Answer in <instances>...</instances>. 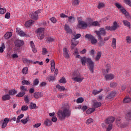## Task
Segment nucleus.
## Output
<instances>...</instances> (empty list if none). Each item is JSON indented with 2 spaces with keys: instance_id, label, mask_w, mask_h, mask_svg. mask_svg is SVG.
I'll return each instance as SVG.
<instances>
[{
  "instance_id": "nucleus-63",
  "label": "nucleus",
  "mask_w": 131,
  "mask_h": 131,
  "mask_svg": "<svg viewBox=\"0 0 131 131\" xmlns=\"http://www.w3.org/2000/svg\"><path fill=\"white\" fill-rule=\"evenodd\" d=\"M48 53V50L46 48H43L42 51V54L43 55H46Z\"/></svg>"
},
{
  "instance_id": "nucleus-28",
  "label": "nucleus",
  "mask_w": 131,
  "mask_h": 131,
  "mask_svg": "<svg viewBox=\"0 0 131 131\" xmlns=\"http://www.w3.org/2000/svg\"><path fill=\"white\" fill-rule=\"evenodd\" d=\"M28 120H29V116H28L25 119H23L20 120L21 123H23V124H26L27 122H28Z\"/></svg>"
},
{
  "instance_id": "nucleus-8",
  "label": "nucleus",
  "mask_w": 131,
  "mask_h": 131,
  "mask_svg": "<svg viewBox=\"0 0 131 131\" xmlns=\"http://www.w3.org/2000/svg\"><path fill=\"white\" fill-rule=\"evenodd\" d=\"M113 25L112 26H107L105 27L106 30H110V31H115L117 28H119V25L116 21H114L113 23Z\"/></svg>"
},
{
  "instance_id": "nucleus-4",
  "label": "nucleus",
  "mask_w": 131,
  "mask_h": 131,
  "mask_svg": "<svg viewBox=\"0 0 131 131\" xmlns=\"http://www.w3.org/2000/svg\"><path fill=\"white\" fill-rule=\"evenodd\" d=\"M72 76V79L77 82H81L83 80V77H81L80 73L77 70L73 72Z\"/></svg>"
},
{
  "instance_id": "nucleus-5",
  "label": "nucleus",
  "mask_w": 131,
  "mask_h": 131,
  "mask_svg": "<svg viewBox=\"0 0 131 131\" xmlns=\"http://www.w3.org/2000/svg\"><path fill=\"white\" fill-rule=\"evenodd\" d=\"M74 38H72L71 40V49L73 50L75 47L79 43L78 41H76V39H78L81 36L80 34H77L76 35H73Z\"/></svg>"
},
{
  "instance_id": "nucleus-33",
  "label": "nucleus",
  "mask_w": 131,
  "mask_h": 131,
  "mask_svg": "<svg viewBox=\"0 0 131 131\" xmlns=\"http://www.w3.org/2000/svg\"><path fill=\"white\" fill-rule=\"evenodd\" d=\"M23 117H24V114H21L20 115H19L17 117V120H16V123H19V122H20V120H21V119H22V118H23Z\"/></svg>"
},
{
  "instance_id": "nucleus-18",
  "label": "nucleus",
  "mask_w": 131,
  "mask_h": 131,
  "mask_svg": "<svg viewBox=\"0 0 131 131\" xmlns=\"http://www.w3.org/2000/svg\"><path fill=\"white\" fill-rule=\"evenodd\" d=\"M115 120V118H114V117H110L105 120V123H107V124H109V123H112L113 122H114Z\"/></svg>"
},
{
  "instance_id": "nucleus-36",
  "label": "nucleus",
  "mask_w": 131,
  "mask_h": 131,
  "mask_svg": "<svg viewBox=\"0 0 131 131\" xmlns=\"http://www.w3.org/2000/svg\"><path fill=\"white\" fill-rule=\"evenodd\" d=\"M47 42H53V41H55V39L51 37H49L46 39Z\"/></svg>"
},
{
  "instance_id": "nucleus-11",
  "label": "nucleus",
  "mask_w": 131,
  "mask_h": 131,
  "mask_svg": "<svg viewBox=\"0 0 131 131\" xmlns=\"http://www.w3.org/2000/svg\"><path fill=\"white\" fill-rule=\"evenodd\" d=\"M9 118H5L3 122L2 123V128H5L7 127V125H8V124L9 123Z\"/></svg>"
},
{
  "instance_id": "nucleus-15",
  "label": "nucleus",
  "mask_w": 131,
  "mask_h": 131,
  "mask_svg": "<svg viewBox=\"0 0 131 131\" xmlns=\"http://www.w3.org/2000/svg\"><path fill=\"white\" fill-rule=\"evenodd\" d=\"M23 45H24V41H23V40H17L15 42V47L17 48H20V47H22Z\"/></svg>"
},
{
  "instance_id": "nucleus-26",
  "label": "nucleus",
  "mask_w": 131,
  "mask_h": 131,
  "mask_svg": "<svg viewBox=\"0 0 131 131\" xmlns=\"http://www.w3.org/2000/svg\"><path fill=\"white\" fill-rule=\"evenodd\" d=\"M55 70V61L51 60V72H54Z\"/></svg>"
},
{
  "instance_id": "nucleus-12",
  "label": "nucleus",
  "mask_w": 131,
  "mask_h": 131,
  "mask_svg": "<svg viewBox=\"0 0 131 131\" xmlns=\"http://www.w3.org/2000/svg\"><path fill=\"white\" fill-rule=\"evenodd\" d=\"M63 56L66 59H68L70 57V53L67 50V48H64L63 49Z\"/></svg>"
},
{
  "instance_id": "nucleus-30",
  "label": "nucleus",
  "mask_w": 131,
  "mask_h": 131,
  "mask_svg": "<svg viewBox=\"0 0 131 131\" xmlns=\"http://www.w3.org/2000/svg\"><path fill=\"white\" fill-rule=\"evenodd\" d=\"M101 106H102V103L101 102H95L93 103V106L95 108H98V107H101Z\"/></svg>"
},
{
  "instance_id": "nucleus-57",
  "label": "nucleus",
  "mask_w": 131,
  "mask_h": 131,
  "mask_svg": "<svg viewBox=\"0 0 131 131\" xmlns=\"http://www.w3.org/2000/svg\"><path fill=\"white\" fill-rule=\"evenodd\" d=\"M93 121H94V120L92 118H90L86 120V124H90V123H92V122H93Z\"/></svg>"
},
{
  "instance_id": "nucleus-3",
  "label": "nucleus",
  "mask_w": 131,
  "mask_h": 131,
  "mask_svg": "<svg viewBox=\"0 0 131 131\" xmlns=\"http://www.w3.org/2000/svg\"><path fill=\"white\" fill-rule=\"evenodd\" d=\"M78 24L76 26L77 29H85L88 27V23L82 20V17H79L77 18Z\"/></svg>"
},
{
  "instance_id": "nucleus-38",
  "label": "nucleus",
  "mask_w": 131,
  "mask_h": 131,
  "mask_svg": "<svg viewBox=\"0 0 131 131\" xmlns=\"http://www.w3.org/2000/svg\"><path fill=\"white\" fill-rule=\"evenodd\" d=\"M74 55L75 56L76 58H81L80 55H78V49H76L74 53Z\"/></svg>"
},
{
  "instance_id": "nucleus-10",
  "label": "nucleus",
  "mask_w": 131,
  "mask_h": 131,
  "mask_svg": "<svg viewBox=\"0 0 131 131\" xmlns=\"http://www.w3.org/2000/svg\"><path fill=\"white\" fill-rule=\"evenodd\" d=\"M41 12V10H38L34 13H31V18L33 20H37L38 19V14Z\"/></svg>"
},
{
  "instance_id": "nucleus-50",
  "label": "nucleus",
  "mask_w": 131,
  "mask_h": 131,
  "mask_svg": "<svg viewBox=\"0 0 131 131\" xmlns=\"http://www.w3.org/2000/svg\"><path fill=\"white\" fill-rule=\"evenodd\" d=\"M28 106L27 105H23L21 108V111H27V110H28Z\"/></svg>"
},
{
  "instance_id": "nucleus-9",
  "label": "nucleus",
  "mask_w": 131,
  "mask_h": 131,
  "mask_svg": "<svg viewBox=\"0 0 131 131\" xmlns=\"http://www.w3.org/2000/svg\"><path fill=\"white\" fill-rule=\"evenodd\" d=\"M95 33L98 36V39H102L101 35L105 36L106 35V30L104 28H100L99 31H95Z\"/></svg>"
},
{
  "instance_id": "nucleus-53",
  "label": "nucleus",
  "mask_w": 131,
  "mask_h": 131,
  "mask_svg": "<svg viewBox=\"0 0 131 131\" xmlns=\"http://www.w3.org/2000/svg\"><path fill=\"white\" fill-rule=\"evenodd\" d=\"M125 4L129 6V7H131V1L130 0H124V1Z\"/></svg>"
},
{
  "instance_id": "nucleus-19",
  "label": "nucleus",
  "mask_w": 131,
  "mask_h": 131,
  "mask_svg": "<svg viewBox=\"0 0 131 131\" xmlns=\"http://www.w3.org/2000/svg\"><path fill=\"white\" fill-rule=\"evenodd\" d=\"M64 29L67 32V33H69V34H71L72 33V30L69 27V26L67 25L64 26Z\"/></svg>"
},
{
  "instance_id": "nucleus-37",
  "label": "nucleus",
  "mask_w": 131,
  "mask_h": 131,
  "mask_svg": "<svg viewBox=\"0 0 131 131\" xmlns=\"http://www.w3.org/2000/svg\"><path fill=\"white\" fill-rule=\"evenodd\" d=\"M95 110V108H90L86 111V114H91V113H93V112H94Z\"/></svg>"
},
{
  "instance_id": "nucleus-1",
  "label": "nucleus",
  "mask_w": 131,
  "mask_h": 131,
  "mask_svg": "<svg viewBox=\"0 0 131 131\" xmlns=\"http://www.w3.org/2000/svg\"><path fill=\"white\" fill-rule=\"evenodd\" d=\"M57 115L60 120H64L66 117H69L71 115V111L69 110V105L68 104L64 105L62 108V110L58 111Z\"/></svg>"
},
{
  "instance_id": "nucleus-47",
  "label": "nucleus",
  "mask_w": 131,
  "mask_h": 131,
  "mask_svg": "<svg viewBox=\"0 0 131 131\" xmlns=\"http://www.w3.org/2000/svg\"><path fill=\"white\" fill-rule=\"evenodd\" d=\"M20 90L21 92H24L25 93H26L27 92V88L25 87V86H20Z\"/></svg>"
},
{
  "instance_id": "nucleus-17",
  "label": "nucleus",
  "mask_w": 131,
  "mask_h": 131,
  "mask_svg": "<svg viewBox=\"0 0 131 131\" xmlns=\"http://www.w3.org/2000/svg\"><path fill=\"white\" fill-rule=\"evenodd\" d=\"M123 14L127 19H131L130 15L127 12V11L125 9H122V12Z\"/></svg>"
},
{
  "instance_id": "nucleus-48",
  "label": "nucleus",
  "mask_w": 131,
  "mask_h": 131,
  "mask_svg": "<svg viewBox=\"0 0 131 131\" xmlns=\"http://www.w3.org/2000/svg\"><path fill=\"white\" fill-rule=\"evenodd\" d=\"M90 25H92V26H100V23L98 21H93Z\"/></svg>"
},
{
  "instance_id": "nucleus-22",
  "label": "nucleus",
  "mask_w": 131,
  "mask_h": 131,
  "mask_svg": "<svg viewBox=\"0 0 131 131\" xmlns=\"http://www.w3.org/2000/svg\"><path fill=\"white\" fill-rule=\"evenodd\" d=\"M18 35H19V36H21V37H28V36H29V35L27 34L26 33H25V32L22 31H20L18 33Z\"/></svg>"
},
{
  "instance_id": "nucleus-46",
  "label": "nucleus",
  "mask_w": 131,
  "mask_h": 131,
  "mask_svg": "<svg viewBox=\"0 0 131 131\" xmlns=\"http://www.w3.org/2000/svg\"><path fill=\"white\" fill-rule=\"evenodd\" d=\"M101 56H102V54H101V52H98L97 54L96 57L95 58V60L96 61H99L100 60V58H101Z\"/></svg>"
},
{
  "instance_id": "nucleus-58",
  "label": "nucleus",
  "mask_w": 131,
  "mask_h": 131,
  "mask_svg": "<svg viewBox=\"0 0 131 131\" xmlns=\"http://www.w3.org/2000/svg\"><path fill=\"white\" fill-rule=\"evenodd\" d=\"M41 125V123H38L33 125V127L35 128H38V127H39V126H40Z\"/></svg>"
},
{
  "instance_id": "nucleus-41",
  "label": "nucleus",
  "mask_w": 131,
  "mask_h": 131,
  "mask_svg": "<svg viewBox=\"0 0 131 131\" xmlns=\"http://www.w3.org/2000/svg\"><path fill=\"white\" fill-rule=\"evenodd\" d=\"M25 94H26V93H25V92H20L16 95V97H18L19 98L23 97V96H24Z\"/></svg>"
},
{
  "instance_id": "nucleus-16",
  "label": "nucleus",
  "mask_w": 131,
  "mask_h": 131,
  "mask_svg": "<svg viewBox=\"0 0 131 131\" xmlns=\"http://www.w3.org/2000/svg\"><path fill=\"white\" fill-rule=\"evenodd\" d=\"M43 96V93L41 92H37L34 94V97L35 99H39Z\"/></svg>"
},
{
  "instance_id": "nucleus-25",
  "label": "nucleus",
  "mask_w": 131,
  "mask_h": 131,
  "mask_svg": "<svg viewBox=\"0 0 131 131\" xmlns=\"http://www.w3.org/2000/svg\"><path fill=\"white\" fill-rule=\"evenodd\" d=\"M11 99V96L9 94H6L2 97L3 101H7L8 100H10Z\"/></svg>"
},
{
  "instance_id": "nucleus-51",
  "label": "nucleus",
  "mask_w": 131,
  "mask_h": 131,
  "mask_svg": "<svg viewBox=\"0 0 131 131\" xmlns=\"http://www.w3.org/2000/svg\"><path fill=\"white\" fill-rule=\"evenodd\" d=\"M6 11L7 9H6V8H0V14H1V15H3V14H5V13H6Z\"/></svg>"
},
{
  "instance_id": "nucleus-45",
  "label": "nucleus",
  "mask_w": 131,
  "mask_h": 131,
  "mask_svg": "<svg viewBox=\"0 0 131 131\" xmlns=\"http://www.w3.org/2000/svg\"><path fill=\"white\" fill-rule=\"evenodd\" d=\"M105 7V4L103 3H99L97 6L98 9H102Z\"/></svg>"
},
{
  "instance_id": "nucleus-14",
  "label": "nucleus",
  "mask_w": 131,
  "mask_h": 131,
  "mask_svg": "<svg viewBox=\"0 0 131 131\" xmlns=\"http://www.w3.org/2000/svg\"><path fill=\"white\" fill-rule=\"evenodd\" d=\"M116 95V92H113L111 93L108 95H107L105 99L106 100H111L113 98H114L115 97V95Z\"/></svg>"
},
{
  "instance_id": "nucleus-52",
  "label": "nucleus",
  "mask_w": 131,
  "mask_h": 131,
  "mask_svg": "<svg viewBox=\"0 0 131 131\" xmlns=\"http://www.w3.org/2000/svg\"><path fill=\"white\" fill-rule=\"evenodd\" d=\"M36 108V104L35 103H31L30 105V109H35Z\"/></svg>"
},
{
  "instance_id": "nucleus-35",
  "label": "nucleus",
  "mask_w": 131,
  "mask_h": 131,
  "mask_svg": "<svg viewBox=\"0 0 131 131\" xmlns=\"http://www.w3.org/2000/svg\"><path fill=\"white\" fill-rule=\"evenodd\" d=\"M103 91L102 89H100L99 91H98L97 90H93L92 94L94 95V96H96V95H98V94H100L102 91Z\"/></svg>"
},
{
  "instance_id": "nucleus-2",
  "label": "nucleus",
  "mask_w": 131,
  "mask_h": 131,
  "mask_svg": "<svg viewBox=\"0 0 131 131\" xmlns=\"http://www.w3.org/2000/svg\"><path fill=\"white\" fill-rule=\"evenodd\" d=\"M79 59H80L82 63V65L83 66H85V63H88V67L90 69L91 72L92 73H94V67H95V63L93 61H92V59L90 58H86L85 57H83L79 58Z\"/></svg>"
},
{
  "instance_id": "nucleus-61",
  "label": "nucleus",
  "mask_w": 131,
  "mask_h": 131,
  "mask_svg": "<svg viewBox=\"0 0 131 131\" xmlns=\"http://www.w3.org/2000/svg\"><path fill=\"white\" fill-rule=\"evenodd\" d=\"M39 83V81L38 79H35L33 81V84L34 85H37Z\"/></svg>"
},
{
  "instance_id": "nucleus-23",
  "label": "nucleus",
  "mask_w": 131,
  "mask_h": 131,
  "mask_svg": "<svg viewBox=\"0 0 131 131\" xmlns=\"http://www.w3.org/2000/svg\"><path fill=\"white\" fill-rule=\"evenodd\" d=\"M18 93L17 91L15 89L10 90L9 91V96H14V95H16Z\"/></svg>"
},
{
  "instance_id": "nucleus-39",
  "label": "nucleus",
  "mask_w": 131,
  "mask_h": 131,
  "mask_svg": "<svg viewBox=\"0 0 131 131\" xmlns=\"http://www.w3.org/2000/svg\"><path fill=\"white\" fill-rule=\"evenodd\" d=\"M6 49V46H5V43H2V46L0 47V53H4V51Z\"/></svg>"
},
{
  "instance_id": "nucleus-27",
  "label": "nucleus",
  "mask_w": 131,
  "mask_h": 131,
  "mask_svg": "<svg viewBox=\"0 0 131 131\" xmlns=\"http://www.w3.org/2000/svg\"><path fill=\"white\" fill-rule=\"evenodd\" d=\"M13 35V33L12 32H7L5 35L4 37H5L6 39H9L11 36Z\"/></svg>"
},
{
  "instance_id": "nucleus-64",
  "label": "nucleus",
  "mask_w": 131,
  "mask_h": 131,
  "mask_svg": "<svg viewBox=\"0 0 131 131\" xmlns=\"http://www.w3.org/2000/svg\"><path fill=\"white\" fill-rule=\"evenodd\" d=\"M111 129H112V124H110L106 129V131H110Z\"/></svg>"
},
{
  "instance_id": "nucleus-42",
  "label": "nucleus",
  "mask_w": 131,
  "mask_h": 131,
  "mask_svg": "<svg viewBox=\"0 0 131 131\" xmlns=\"http://www.w3.org/2000/svg\"><path fill=\"white\" fill-rule=\"evenodd\" d=\"M24 101L25 103H27V105H28V104H29V97H28V95L25 96Z\"/></svg>"
},
{
  "instance_id": "nucleus-21",
  "label": "nucleus",
  "mask_w": 131,
  "mask_h": 131,
  "mask_svg": "<svg viewBox=\"0 0 131 131\" xmlns=\"http://www.w3.org/2000/svg\"><path fill=\"white\" fill-rule=\"evenodd\" d=\"M44 124L46 125V126H51V125H53L52 121L50 119H46L44 121Z\"/></svg>"
},
{
  "instance_id": "nucleus-32",
  "label": "nucleus",
  "mask_w": 131,
  "mask_h": 131,
  "mask_svg": "<svg viewBox=\"0 0 131 131\" xmlns=\"http://www.w3.org/2000/svg\"><path fill=\"white\" fill-rule=\"evenodd\" d=\"M123 23L125 26H126V27H129V28H130V23H129L128 21L124 20H123Z\"/></svg>"
},
{
  "instance_id": "nucleus-59",
  "label": "nucleus",
  "mask_w": 131,
  "mask_h": 131,
  "mask_svg": "<svg viewBox=\"0 0 131 131\" xmlns=\"http://www.w3.org/2000/svg\"><path fill=\"white\" fill-rule=\"evenodd\" d=\"M10 17H11V13L9 12L6 13L5 16V19H10Z\"/></svg>"
},
{
  "instance_id": "nucleus-20",
  "label": "nucleus",
  "mask_w": 131,
  "mask_h": 131,
  "mask_svg": "<svg viewBox=\"0 0 131 131\" xmlns=\"http://www.w3.org/2000/svg\"><path fill=\"white\" fill-rule=\"evenodd\" d=\"M34 23V21L32 20H29V21L26 22L25 23V26L27 28H28L31 26Z\"/></svg>"
},
{
  "instance_id": "nucleus-31",
  "label": "nucleus",
  "mask_w": 131,
  "mask_h": 131,
  "mask_svg": "<svg viewBox=\"0 0 131 131\" xmlns=\"http://www.w3.org/2000/svg\"><path fill=\"white\" fill-rule=\"evenodd\" d=\"M130 101H131L130 98L128 97H125L123 100V102L124 103H129Z\"/></svg>"
},
{
  "instance_id": "nucleus-54",
  "label": "nucleus",
  "mask_w": 131,
  "mask_h": 131,
  "mask_svg": "<svg viewBox=\"0 0 131 131\" xmlns=\"http://www.w3.org/2000/svg\"><path fill=\"white\" fill-rule=\"evenodd\" d=\"M60 83H66V79H65V77H63L62 78H61L59 80Z\"/></svg>"
},
{
  "instance_id": "nucleus-44",
  "label": "nucleus",
  "mask_w": 131,
  "mask_h": 131,
  "mask_svg": "<svg viewBox=\"0 0 131 131\" xmlns=\"http://www.w3.org/2000/svg\"><path fill=\"white\" fill-rule=\"evenodd\" d=\"M31 82L29 81H27L26 80H23L21 82V84L24 85V84H26L27 85H29V84H30Z\"/></svg>"
},
{
  "instance_id": "nucleus-7",
  "label": "nucleus",
  "mask_w": 131,
  "mask_h": 131,
  "mask_svg": "<svg viewBox=\"0 0 131 131\" xmlns=\"http://www.w3.org/2000/svg\"><path fill=\"white\" fill-rule=\"evenodd\" d=\"M37 36L39 39H43L45 37V28H39L37 30Z\"/></svg>"
},
{
  "instance_id": "nucleus-49",
  "label": "nucleus",
  "mask_w": 131,
  "mask_h": 131,
  "mask_svg": "<svg viewBox=\"0 0 131 131\" xmlns=\"http://www.w3.org/2000/svg\"><path fill=\"white\" fill-rule=\"evenodd\" d=\"M84 100L83 99V98H82V97H79L77 99L76 102L77 104H79L80 103H82Z\"/></svg>"
},
{
  "instance_id": "nucleus-6",
  "label": "nucleus",
  "mask_w": 131,
  "mask_h": 131,
  "mask_svg": "<svg viewBox=\"0 0 131 131\" xmlns=\"http://www.w3.org/2000/svg\"><path fill=\"white\" fill-rule=\"evenodd\" d=\"M85 39L86 40H89V41H91L92 45H96V43L98 42V40L94 37V36L87 34L85 36Z\"/></svg>"
},
{
  "instance_id": "nucleus-29",
  "label": "nucleus",
  "mask_w": 131,
  "mask_h": 131,
  "mask_svg": "<svg viewBox=\"0 0 131 131\" xmlns=\"http://www.w3.org/2000/svg\"><path fill=\"white\" fill-rule=\"evenodd\" d=\"M115 6H116V7H117V8H118V9H119V10H120L121 11V12H122V10L125 9L124 8H123V7H122L121 6V5H120L119 3H116Z\"/></svg>"
},
{
  "instance_id": "nucleus-56",
  "label": "nucleus",
  "mask_w": 131,
  "mask_h": 131,
  "mask_svg": "<svg viewBox=\"0 0 131 131\" xmlns=\"http://www.w3.org/2000/svg\"><path fill=\"white\" fill-rule=\"evenodd\" d=\"M126 40L127 43H131V37L128 36L126 37Z\"/></svg>"
},
{
  "instance_id": "nucleus-13",
  "label": "nucleus",
  "mask_w": 131,
  "mask_h": 131,
  "mask_svg": "<svg viewBox=\"0 0 131 131\" xmlns=\"http://www.w3.org/2000/svg\"><path fill=\"white\" fill-rule=\"evenodd\" d=\"M106 80H112V79H114V77H115V76L112 74H106L104 76Z\"/></svg>"
},
{
  "instance_id": "nucleus-24",
  "label": "nucleus",
  "mask_w": 131,
  "mask_h": 131,
  "mask_svg": "<svg viewBox=\"0 0 131 131\" xmlns=\"http://www.w3.org/2000/svg\"><path fill=\"white\" fill-rule=\"evenodd\" d=\"M68 21L69 23H74L75 22V18L74 16H68Z\"/></svg>"
},
{
  "instance_id": "nucleus-40",
  "label": "nucleus",
  "mask_w": 131,
  "mask_h": 131,
  "mask_svg": "<svg viewBox=\"0 0 131 131\" xmlns=\"http://www.w3.org/2000/svg\"><path fill=\"white\" fill-rule=\"evenodd\" d=\"M56 89H58V90H59V91H65V87L60 86V85H57L56 86Z\"/></svg>"
},
{
  "instance_id": "nucleus-60",
  "label": "nucleus",
  "mask_w": 131,
  "mask_h": 131,
  "mask_svg": "<svg viewBox=\"0 0 131 131\" xmlns=\"http://www.w3.org/2000/svg\"><path fill=\"white\" fill-rule=\"evenodd\" d=\"M33 64H37V65L42 66L43 65V62L42 61L39 62L38 61H36L33 62Z\"/></svg>"
},
{
  "instance_id": "nucleus-43",
  "label": "nucleus",
  "mask_w": 131,
  "mask_h": 131,
  "mask_svg": "<svg viewBox=\"0 0 131 131\" xmlns=\"http://www.w3.org/2000/svg\"><path fill=\"white\" fill-rule=\"evenodd\" d=\"M22 72L23 74H27V73H28V68H24L23 69Z\"/></svg>"
},
{
  "instance_id": "nucleus-62",
  "label": "nucleus",
  "mask_w": 131,
  "mask_h": 131,
  "mask_svg": "<svg viewBox=\"0 0 131 131\" xmlns=\"http://www.w3.org/2000/svg\"><path fill=\"white\" fill-rule=\"evenodd\" d=\"M50 21H51L52 23L55 24L56 22H57V19H56L55 17H53L50 18Z\"/></svg>"
},
{
  "instance_id": "nucleus-34",
  "label": "nucleus",
  "mask_w": 131,
  "mask_h": 131,
  "mask_svg": "<svg viewBox=\"0 0 131 131\" xmlns=\"http://www.w3.org/2000/svg\"><path fill=\"white\" fill-rule=\"evenodd\" d=\"M112 47L113 49H116V39H113L112 41Z\"/></svg>"
},
{
  "instance_id": "nucleus-55",
  "label": "nucleus",
  "mask_w": 131,
  "mask_h": 131,
  "mask_svg": "<svg viewBox=\"0 0 131 131\" xmlns=\"http://www.w3.org/2000/svg\"><path fill=\"white\" fill-rule=\"evenodd\" d=\"M72 4L73 6H78L79 5V1L78 0H74Z\"/></svg>"
}]
</instances>
